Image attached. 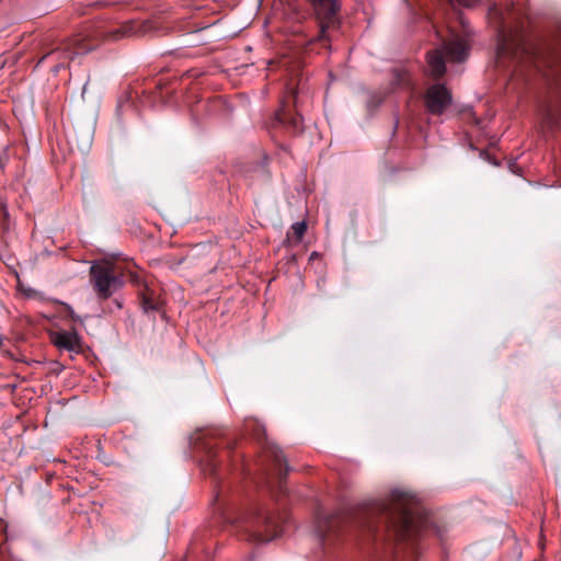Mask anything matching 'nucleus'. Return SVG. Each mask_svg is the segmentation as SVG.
Returning a JSON list of instances; mask_svg holds the SVG:
<instances>
[{
	"label": "nucleus",
	"mask_w": 561,
	"mask_h": 561,
	"mask_svg": "<svg viewBox=\"0 0 561 561\" xmlns=\"http://www.w3.org/2000/svg\"><path fill=\"white\" fill-rule=\"evenodd\" d=\"M431 516L414 497L393 491L387 500L376 503L365 516L363 527L375 541L394 542L391 561H417L416 538L430 531Z\"/></svg>",
	"instance_id": "f257e3e1"
},
{
	"label": "nucleus",
	"mask_w": 561,
	"mask_h": 561,
	"mask_svg": "<svg viewBox=\"0 0 561 561\" xmlns=\"http://www.w3.org/2000/svg\"><path fill=\"white\" fill-rule=\"evenodd\" d=\"M239 523L244 524L251 539L259 542L271 541L282 533V518L259 505L243 514Z\"/></svg>",
	"instance_id": "f03ea898"
},
{
	"label": "nucleus",
	"mask_w": 561,
	"mask_h": 561,
	"mask_svg": "<svg viewBox=\"0 0 561 561\" xmlns=\"http://www.w3.org/2000/svg\"><path fill=\"white\" fill-rule=\"evenodd\" d=\"M93 49V46L85 43L81 36H75L64 39H55L44 45V55L38 64L48 61L53 64L51 70L58 72L61 68L66 67L75 56L85 54Z\"/></svg>",
	"instance_id": "7ed1b4c3"
},
{
	"label": "nucleus",
	"mask_w": 561,
	"mask_h": 561,
	"mask_svg": "<svg viewBox=\"0 0 561 561\" xmlns=\"http://www.w3.org/2000/svg\"><path fill=\"white\" fill-rule=\"evenodd\" d=\"M470 45L468 41L460 36H455L445 42L442 48H436L427 53L426 60L430 76L434 80L440 79L446 72L444 56L451 61L461 62L469 56Z\"/></svg>",
	"instance_id": "20e7f679"
},
{
	"label": "nucleus",
	"mask_w": 561,
	"mask_h": 561,
	"mask_svg": "<svg viewBox=\"0 0 561 561\" xmlns=\"http://www.w3.org/2000/svg\"><path fill=\"white\" fill-rule=\"evenodd\" d=\"M90 282L100 299L110 298L123 286L122 276L110 261L94 263L90 268Z\"/></svg>",
	"instance_id": "39448f33"
},
{
	"label": "nucleus",
	"mask_w": 561,
	"mask_h": 561,
	"mask_svg": "<svg viewBox=\"0 0 561 561\" xmlns=\"http://www.w3.org/2000/svg\"><path fill=\"white\" fill-rule=\"evenodd\" d=\"M339 9L337 0H318V47H328L325 42L339 30Z\"/></svg>",
	"instance_id": "423d86ee"
},
{
	"label": "nucleus",
	"mask_w": 561,
	"mask_h": 561,
	"mask_svg": "<svg viewBox=\"0 0 561 561\" xmlns=\"http://www.w3.org/2000/svg\"><path fill=\"white\" fill-rule=\"evenodd\" d=\"M423 101L428 114L440 116L451 105L453 94L445 84L434 83L426 89Z\"/></svg>",
	"instance_id": "0eeeda50"
},
{
	"label": "nucleus",
	"mask_w": 561,
	"mask_h": 561,
	"mask_svg": "<svg viewBox=\"0 0 561 561\" xmlns=\"http://www.w3.org/2000/svg\"><path fill=\"white\" fill-rule=\"evenodd\" d=\"M265 458L271 461V468H266L268 484L277 483L282 488L283 479L286 476L287 468L282 450L275 446L267 444L265 448Z\"/></svg>",
	"instance_id": "6e6552de"
},
{
	"label": "nucleus",
	"mask_w": 561,
	"mask_h": 561,
	"mask_svg": "<svg viewBox=\"0 0 561 561\" xmlns=\"http://www.w3.org/2000/svg\"><path fill=\"white\" fill-rule=\"evenodd\" d=\"M218 435V431H207L203 436L202 448L205 450L204 470L214 473L217 467L215 446L211 445L210 439Z\"/></svg>",
	"instance_id": "1a4fd4ad"
},
{
	"label": "nucleus",
	"mask_w": 561,
	"mask_h": 561,
	"mask_svg": "<svg viewBox=\"0 0 561 561\" xmlns=\"http://www.w3.org/2000/svg\"><path fill=\"white\" fill-rule=\"evenodd\" d=\"M277 124L288 128L291 133L297 134L302 130V118L299 114L293 113L289 110L282 107L275 114Z\"/></svg>",
	"instance_id": "9d476101"
},
{
	"label": "nucleus",
	"mask_w": 561,
	"mask_h": 561,
	"mask_svg": "<svg viewBox=\"0 0 561 561\" xmlns=\"http://www.w3.org/2000/svg\"><path fill=\"white\" fill-rule=\"evenodd\" d=\"M53 342L58 348L69 352H78L80 350V339L76 332H58L54 335Z\"/></svg>",
	"instance_id": "9b49d317"
},
{
	"label": "nucleus",
	"mask_w": 561,
	"mask_h": 561,
	"mask_svg": "<svg viewBox=\"0 0 561 561\" xmlns=\"http://www.w3.org/2000/svg\"><path fill=\"white\" fill-rule=\"evenodd\" d=\"M542 123L550 130L557 129L561 127V100L546 110Z\"/></svg>",
	"instance_id": "f8f14e48"
},
{
	"label": "nucleus",
	"mask_w": 561,
	"mask_h": 561,
	"mask_svg": "<svg viewBox=\"0 0 561 561\" xmlns=\"http://www.w3.org/2000/svg\"><path fill=\"white\" fill-rule=\"evenodd\" d=\"M136 33V25L134 23H125L108 32L111 39L116 41L125 36H129Z\"/></svg>",
	"instance_id": "ddd939ff"
},
{
	"label": "nucleus",
	"mask_w": 561,
	"mask_h": 561,
	"mask_svg": "<svg viewBox=\"0 0 561 561\" xmlns=\"http://www.w3.org/2000/svg\"><path fill=\"white\" fill-rule=\"evenodd\" d=\"M245 430L248 432H251L252 435L257 439L260 440L263 436H264V433H265V428L264 426L256 420H250V421H247L245 423Z\"/></svg>",
	"instance_id": "4468645a"
},
{
	"label": "nucleus",
	"mask_w": 561,
	"mask_h": 561,
	"mask_svg": "<svg viewBox=\"0 0 561 561\" xmlns=\"http://www.w3.org/2000/svg\"><path fill=\"white\" fill-rule=\"evenodd\" d=\"M141 306L146 312L158 310L159 301L153 297L151 293H146L141 297Z\"/></svg>",
	"instance_id": "2eb2a0df"
},
{
	"label": "nucleus",
	"mask_w": 561,
	"mask_h": 561,
	"mask_svg": "<svg viewBox=\"0 0 561 561\" xmlns=\"http://www.w3.org/2000/svg\"><path fill=\"white\" fill-rule=\"evenodd\" d=\"M306 224L305 222H296L291 226V232H293V236L296 238V241L299 242L302 238V236L305 234L306 232Z\"/></svg>",
	"instance_id": "dca6fc26"
},
{
	"label": "nucleus",
	"mask_w": 561,
	"mask_h": 561,
	"mask_svg": "<svg viewBox=\"0 0 561 561\" xmlns=\"http://www.w3.org/2000/svg\"><path fill=\"white\" fill-rule=\"evenodd\" d=\"M459 5L471 8L478 0H456Z\"/></svg>",
	"instance_id": "f3484780"
},
{
	"label": "nucleus",
	"mask_w": 561,
	"mask_h": 561,
	"mask_svg": "<svg viewBox=\"0 0 561 561\" xmlns=\"http://www.w3.org/2000/svg\"><path fill=\"white\" fill-rule=\"evenodd\" d=\"M5 529H7V525L4 524V522H3V520H0V531H1V533H4V531H5Z\"/></svg>",
	"instance_id": "a211bd4d"
},
{
	"label": "nucleus",
	"mask_w": 561,
	"mask_h": 561,
	"mask_svg": "<svg viewBox=\"0 0 561 561\" xmlns=\"http://www.w3.org/2000/svg\"><path fill=\"white\" fill-rule=\"evenodd\" d=\"M316 259V251L311 252L309 255V261H312Z\"/></svg>",
	"instance_id": "6ab92c4d"
},
{
	"label": "nucleus",
	"mask_w": 561,
	"mask_h": 561,
	"mask_svg": "<svg viewBox=\"0 0 561 561\" xmlns=\"http://www.w3.org/2000/svg\"><path fill=\"white\" fill-rule=\"evenodd\" d=\"M308 1L311 3V5L316 4V0H308Z\"/></svg>",
	"instance_id": "aec40b11"
},
{
	"label": "nucleus",
	"mask_w": 561,
	"mask_h": 561,
	"mask_svg": "<svg viewBox=\"0 0 561 561\" xmlns=\"http://www.w3.org/2000/svg\"><path fill=\"white\" fill-rule=\"evenodd\" d=\"M226 447H227L228 449H229V448H231V444H230L229 442H227Z\"/></svg>",
	"instance_id": "412c9836"
},
{
	"label": "nucleus",
	"mask_w": 561,
	"mask_h": 561,
	"mask_svg": "<svg viewBox=\"0 0 561 561\" xmlns=\"http://www.w3.org/2000/svg\"><path fill=\"white\" fill-rule=\"evenodd\" d=\"M70 316H71L72 319H78L77 317H75L72 311H71Z\"/></svg>",
	"instance_id": "4be33fe9"
}]
</instances>
